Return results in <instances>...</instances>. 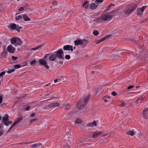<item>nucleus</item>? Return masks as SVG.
Returning a JSON list of instances; mask_svg holds the SVG:
<instances>
[{
  "label": "nucleus",
  "mask_w": 148,
  "mask_h": 148,
  "mask_svg": "<svg viewBox=\"0 0 148 148\" xmlns=\"http://www.w3.org/2000/svg\"><path fill=\"white\" fill-rule=\"evenodd\" d=\"M144 97H142L139 98L136 101V103H137L138 102L141 103L143 100H144Z\"/></svg>",
  "instance_id": "obj_26"
},
{
  "label": "nucleus",
  "mask_w": 148,
  "mask_h": 148,
  "mask_svg": "<svg viewBox=\"0 0 148 148\" xmlns=\"http://www.w3.org/2000/svg\"><path fill=\"white\" fill-rule=\"evenodd\" d=\"M1 116H0V120H1Z\"/></svg>",
  "instance_id": "obj_60"
},
{
  "label": "nucleus",
  "mask_w": 148,
  "mask_h": 148,
  "mask_svg": "<svg viewBox=\"0 0 148 148\" xmlns=\"http://www.w3.org/2000/svg\"><path fill=\"white\" fill-rule=\"evenodd\" d=\"M22 18V16L21 15H19L16 16L15 18L16 20H19Z\"/></svg>",
  "instance_id": "obj_35"
},
{
  "label": "nucleus",
  "mask_w": 148,
  "mask_h": 148,
  "mask_svg": "<svg viewBox=\"0 0 148 148\" xmlns=\"http://www.w3.org/2000/svg\"><path fill=\"white\" fill-rule=\"evenodd\" d=\"M49 55V54H47V55H46L43 58H44L43 59H45V60L46 58L47 57V56Z\"/></svg>",
  "instance_id": "obj_54"
},
{
  "label": "nucleus",
  "mask_w": 148,
  "mask_h": 148,
  "mask_svg": "<svg viewBox=\"0 0 148 148\" xmlns=\"http://www.w3.org/2000/svg\"><path fill=\"white\" fill-rule=\"evenodd\" d=\"M90 95H88V96H86L84 98H82L80 101L78 102L76 107L77 109L79 110L82 109L85 106L88 100L90 97Z\"/></svg>",
  "instance_id": "obj_2"
},
{
  "label": "nucleus",
  "mask_w": 148,
  "mask_h": 148,
  "mask_svg": "<svg viewBox=\"0 0 148 148\" xmlns=\"http://www.w3.org/2000/svg\"><path fill=\"white\" fill-rule=\"evenodd\" d=\"M41 143H39L38 144H34L33 145H30V147L32 148H36L38 145H40Z\"/></svg>",
  "instance_id": "obj_30"
},
{
  "label": "nucleus",
  "mask_w": 148,
  "mask_h": 148,
  "mask_svg": "<svg viewBox=\"0 0 148 148\" xmlns=\"http://www.w3.org/2000/svg\"><path fill=\"white\" fill-rule=\"evenodd\" d=\"M12 59L14 61H15L18 58L17 57H16L14 56H12Z\"/></svg>",
  "instance_id": "obj_41"
},
{
  "label": "nucleus",
  "mask_w": 148,
  "mask_h": 148,
  "mask_svg": "<svg viewBox=\"0 0 148 148\" xmlns=\"http://www.w3.org/2000/svg\"><path fill=\"white\" fill-rule=\"evenodd\" d=\"M18 25H16L15 23H11L9 25V27L11 30L16 29V31L19 32L20 30L18 28Z\"/></svg>",
  "instance_id": "obj_8"
},
{
  "label": "nucleus",
  "mask_w": 148,
  "mask_h": 148,
  "mask_svg": "<svg viewBox=\"0 0 148 148\" xmlns=\"http://www.w3.org/2000/svg\"><path fill=\"white\" fill-rule=\"evenodd\" d=\"M88 40L86 39H83L81 40V46L82 48H84L86 47L87 44L88 43Z\"/></svg>",
  "instance_id": "obj_9"
},
{
  "label": "nucleus",
  "mask_w": 148,
  "mask_h": 148,
  "mask_svg": "<svg viewBox=\"0 0 148 148\" xmlns=\"http://www.w3.org/2000/svg\"><path fill=\"white\" fill-rule=\"evenodd\" d=\"M7 50L9 53H13L15 51V49L11 45H9L7 47Z\"/></svg>",
  "instance_id": "obj_15"
},
{
  "label": "nucleus",
  "mask_w": 148,
  "mask_h": 148,
  "mask_svg": "<svg viewBox=\"0 0 148 148\" xmlns=\"http://www.w3.org/2000/svg\"><path fill=\"white\" fill-rule=\"evenodd\" d=\"M5 71H3L0 73V76L1 77L3 75H4L5 74Z\"/></svg>",
  "instance_id": "obj_45"
},
{
  "label": "nucleus",
  "mask_w": 148,
  "mask_h": 148,
  "mask_svg": "<svg viewBox=\"0 0 148 148\" xmlns=\"http://www.w3.org/2000/svg\"><path fill=\"white\" fill-rule=\"evenodd\" d=\"M108 133L107 132V133H106V134H103L102 136H106L107 135H108Z\"/></svg>",
  "instance_id": "obj_49"
},
{
  "label": "nucleus",
  "mask_w": 148,
  "mask_h": 148,
  "mask_svg": "<svg viewBox=\"0 0 148 148\" xmlns=\"http://www.w3.org/2000/svg\"><path fill=\"white\" fill-rule=\"evenodd\" d=\"M65 58L67 60H69L70 58V56L69 55H66L65 56Z\"/></svg>",
  "instance_id": "obj_39"
},
{
  "label": "nucleus",
  "mask_w": 148,
  "mask_h": 148,
  "mask_svg": "<svg viewBox=\"0 0 148 148\" xmlns=\"http://www.w3.org/2000/svg\"><path fill=\"white\" fill-rule=\"evenodd\" d=\"M133 86H132V85L130 86L127 87V89H130L131 88H132V87H133Z\"/></svg>",
  "instance_id": "obj_47"
},
{
  "label": "nucleus",
  "mask_w": 148,
  "mask_h": 148,
  "mask_svg": "<svg viewBox=\"0 0 148 148\" xmlns=\"http://www.w3.org/2000/svg\"><path fill=\"white\" fill-rule=\"evenodd\" d=\"M24 10V8L23 7H21L18 10L19 11H21L23 10Z\"/></svg>",
  "instance_id": "obj_46"
},
{
  "label": "nucleus",
  "mask_w": 148,
  "mask_h": 148,
  "mask_svg": "<svg viewBox=\"0 0 148 148\" xmlns=\"http://www.w3.org/2000/svg\"><path fill=\"white\" fill-rule=\"evenodd\" d=\"M127 135H130L131 136H133L134 135V132L133 131L130 130L127 132Z\"/></svg>",
  "instance_id": "obj_29"
},
{
  "label": "nucleus",
  "mask_w": 148,
  "mask_h": 148,
  "mask_svg": "<svg viewBox=\"0 0 148 148\" xmlns=\"http://www.w3.org/2000/svg\"><path fill=\"white\" fill-rule=\"evenodd\" d=\"M103 1V0H96L95 2L98 4V3H101Z\"/></svg>",
  "instance_id": "obj_40"
},
{
  "label": "nucleus",
  "mask_w": 148,
  "mask_h": 148,
  "mask_svg": "<svg viewBox=\"0 0 148 148\" xmlns=\"http://www.w3.org/2000/svg\"><path fill=\"white\" fill-rule=\"evenodd\" d=\"M41 47V46H38V47H34V48H32L31 50H36L38 49H39Z\"/></svg>",
  "instance_id": "obj_36"
},
{
  "label": "nucleus",
  "mask_w": 148,
  "mask_h": 148,
  "mask_svg": "<svg viewBox=\"0 0 148 148\" xmlns=\"http://www.w3.org/2000/svg\"><path fill=\"white\" fill-rule=\"evenodd\" d=\"M116 12V11L114 10L103 14L101 16L102 22H104L106 21L110 20L112 17L115 15Z\"/></svg>",
  "instance_id": "obj_1"
},
{
  "label": "nucleus",
  "mask_w": 148,
  "mask_h": 148,
  "mask_svg": "<svg viewBox=\"0 0 148 148\" xmlns=\"http://www.w3.org/2000/svg\"><path fill=\"white\" fill-rule=\"evenodd\" d=\"M23 18L25 21L30 20V18L26 14H25L23 15Z\"/></svg>",
  "instance_id": "obj_25"
},
{
  "label": "nucleus",
  "mask_w": 148,
  "mask_h": 148,
  "mask_svg": "<svg viewBox=\"0 0 148 148\" xmlns=\"http://www.w3.org/2000/svg\"><path fill=\"white\" fill-rule=\"evenodd\" d=\"M18 28V29L20 30V29H22V27H19V28Z\"/></svg>",
  "instance_id": "obj_59"
},
{
  "label": "nucleus",
  "mask_w": 148,
  "mask_h": 148,
  "mask_svg": "<svg viewBox=\"0 0 148 148\" xmlns=\"http://www.w3.org/2000/svg\"><path fill=\"white\" fill-rule=\"evenodd\" d=\"M92 137L91 136H90L89 137V138H91Z\"/></svg>",
  "instance_id": "obj_62"
},
{
  "label": "nucleus",
  "mask_w": 148,
  "mask_h": 148,
  "mask_svg": "<svg viewBox=\"0 0 148 148\" xmlns=\"http://www.w3.org/2000/svg\"><path fill=\"white\" fill-rule=\"evenodd\" d=\"M57 55V57L58 58H60L62 60H63L64 59V53L63 50L62 49H59L58 51L55 52Z\"/></svg>",
  "instance_id": "obj_5"
},
{
  "label": "nucleus",
  "mask_w": 148,
  "mask_h": 148,
  "mask_svg": "<svg viewBox=\"0 0 148 148\" xmlns=\"http://www.w3.org/2000/svg\"><path fill=\"white\" fill-rule=\"evenodd\" d=\"M75 123L77 124H82V121L79 119H77L75 121Z\"/></svg>",
  "instance_id": "obj_27"
},
{
  "label": "nucleus",
  "mask_w": 148,
  "mask_h": 148,
  "mask_svg": "<svg viewBox=\"0 0 148 148\" xmlns=\"http://www.w3.org/2000/svg\"><path fill=\"white\" fill-rule=\"evenodd\" d=\"M114 5L113 4H112L111 5H109L108 7H107V11H108L109 10L110 8L112 7H114Z\"/></svg>",
  "instance_id": "obj_37"
},
{
  "label": "nucleus",
  "mask_w": 148,
  "mask_h": 148,
  "mask_svg": "<svg viewBox=\"0 0 148 148\" xmlns=\"http://www.w3.org/2000/svg\"><path fill=\"white\" fill-rule=\"evenodd\" d=\"M53 6H56L57 5V3L56 1H54L53 3Z\"/></svg>",
  "instance_id": "obj_42"
},
{
  "label": "nucleus",
  "mask_w": 148,
  "mask_h": 148,
  "mask_svg": "<svg viewBox=\"0 0 148 148\" xmlns=\"http://www.w3.org/2000/svg\"><path fill=\"white\" fill-rule=\"evenodd\" d=\"M81 39H77L76 40H75L74 41V43H75V45H80L81 46Z\"/></svg>",
  "instance_id": "obj_20"
},
{
  "label": "nucleus",
  "mask_w": 148,
  "mask_h": 148,
  "mask_svg": "<svg viewBox=\"0 0 148 148\" xmlns=\"http://www.w3.org/2000/svg\"><path fill=\"white\" fill-rule=\"evenodd\" d=\"M50 8H52V6H51V7H50Z\"/></svg>",
  "instance_id": "obj_64"
},
{
  "label": "nucleus",
  "mask_w": 148,
  "mask_h": 148,
  "mask_svg": "<svg viewBox=\"0 0 148 148\" xmlns=\"http://www.w3.org/2000/svg\"><path fill=\"white\" fill-rule=\"evenodd\" d=\"M58 63L59 64H60L61 65H62L63 64V62L62 61H60L58 62Z\"/></svg>",
  "instance_id": "obj_48"
},
{
  "label": "nucleus",
  "mask_w": 148,
  "mask_h": 148,
  "mask_svg": "<svg viewBox=\"0 0 148 148\" xmlns=\"http://www.w3.org/2000/svg\"><path fill=\"white\" fill-rule=\"evenodd\" d=\"M15 71L14 69V68H10V66L9 67L8 70L7 72L8 74H10L11 73L14 72Z\"/></svg>",
  "instance_id": "obj_23"
},
{
  "label": "nucleus",
  "mask_w": 148,
  "mask_h": 148,
  "mask_svg": "<svg viewBox=\"0 0 148 148\" xmlns=\"http://www.w3.org/2000/svg\"><path fill=\"white\" fill-rule=\"evenodd\" d=\"M93 21L95 22L102 23L101 17L98 18H94Z\"/></svg>",
  "instance_id": "obj_24"
},
{
  "label": "nucleus",
  "mask_w": 148,
  "mask_h": 148,
  "mask_svg": "<svg viewBox=\"0 0 148 148\" xmlns=\"http://www.w3.org/2000/svg\"><path fill=\"white\" fill-rule=\"evenodd\" d=\"M31 108V107L30 105H28L26 106L24 109V110L26 111L29 110V109Z\"/></svg>",
  "instance_id": "obj_32"
},
{
  "label": "nucleus",
  "mask_w": 148,
  "mask_h": 148,
  "mask_svg": "<svg viewBox=\"0 0 148 148\" xmlns=\"http://www.w3.org/2000/svg\"><path fill=\"white\" fill-rule=\"evenodd\" d=\"M57 58V55L55 54L51 55L49 58V60L51 61H54Z\"/></svg>",
  "instance_id": "obj_17"
},
{
  "label": "nucleus",
  "mask_w": 148,
  "mask_h": 148,
  "mask_svg": "<svg viewBox=\"0 0 148 148\" xmlns=\"http://www.w3.org/2000/svg\"><path fill=\"white\" fill-rule=\"evenodd\" d=\"M102 133L101 131H96L95 132L92 133V137L93 138H96L97 137L101 135Z\"/></svg>",
  "instance_id": "obj_12"
},
{
  "label": "nucleus",
  "mask_w": 148,
  "mask_h": 148,
  "mask_svg": "<svg viewBox=\"0 0 148 148\" xmlns=\"http://www.w3.org/2000/svg\"><path fill=\"white\" fill-rule=\"evenodd\" d=\"M22 66H21L19 64H16L14 65H12L10 66V68H14L15 69H18Z\"/></svg>",
  "instance_id": "obj_22"
},
{
  "label": "nucleus",
  "mask_w": 148,
  "mask_h": 148,
  "mask_svg": "<svg viewBox=\"0 0 148 148\" xmlns=\"http://www.w3.org/2000/svg\"><path fill=\"white\" fill-rule=\"evenodd\" d=\"M98 5L99 4L97 3H92L90 5V8L91 10H94L95 9Z\"/></svg>",
  "instance_id": "obj_16"
},
{
  "label": "nucleus",
  "mask_w": 148,
  "mask_h": 148,
  "mask_svg": "<svg viewBox=\"0 0 148 148\" xmlns=\"http://www.w3.org/2000/svg\"><path fill=\"white\" fill-rule=\"evenodd\" d=\"M106 97H107V98H109H109H110L109 97H108V96Z\"/></svg>",
  "instance_id": "obj_61"
},
{
  "label": "nucleus",
  "mask_w": 148,
  "mask_h": 148,
  "mask_svg": "<svg viewBox=\"0 0 148 148\" xmlns=\"http://www.w3.org/2000/svg\"><path fill=\"white\" fill-rule=\"evenodd\" d=\"M36 120V119H32L31 120H30V122L31 123H32V122H34V121H35Z\"/></svg>",
  "instance_id": "obj_50"
},
{
  "label": "nucleus",
  "mask_w": 148,
  "mask_h": 148,
  "mask_svg": "<svg viewBox=\"0 0 148 148\" xmlns=\"http://www.w3.org/2000/svg\"><path fill=\"white\" fill-rule=\"evenodd\" d=\"M63 49L64 50L71 51L72 52H73V47L69 45H65L63 47Z\"/></svg>",
  "instance_id": "obj_13"
},
{
  "label": "nucleus",
  "mask_w": 148,
  "mask_h": 148,
  "mask_svg": "<svg viewBox=\"0 0 148 148\" xmlns=\"http://www.w3.org/2000/svg\"><path fill=\"white\" fill-rule=\"evenodd\" d=\"M99 33L98 32L97 30H94L93 32V34L95 36H97Z\"/></svg>",
  "instance_id": "obj_34"
},
{
  "label": "nucleus",
  "mask_w": 148,
  "mask_h": 148,
  "mask_svg": "<svg viewBox=\"0 0 148 148\" xmlns=\"http://www.w3.org/2000/svg\"><path fill=\"white\" fill-rule=\"evenodd\" d=\"M103 101H104L105 102H106L108 101V100L107 99H103Z\"/></svg>",
  "instance_id": "obj_56"
},
{
  "label": "nucleus",
  "mask_w": 148,
  "mask_h": 148,
  "mask_svg": "<svg viewBox=\"0 0 148 148\" xmlns=\"http://www.w3.org/2000/svg\"><path fill=\"white\" fill-rule=\"evenodd\" d=\"M109 36H106L105 37H103V38H101V39L97 40L96 42V44H98V43L101 42L102 41H103L104 40L108 38V37H109Z\"/></svg>",
  "instance_id": "obj_19"
},
{
  "label": "nucleus",
  "mask_w": 148,
  "mask_h": 148,
  "mask_svg": "<svg viewBox=\"0 0 148 148\" xmlns=\"http://www.w3.org/2000/svg\"><path fill=\"white\" fill-rule=\"evenodd\" d=\"M65 147H66V148H70L69 145L68 144L66 145Z\"/></svg>",
  "instance_id": "obj_53"
},
{
  "label": "nucleus",
  "mask_w": 148,
  "mask_h": 148,
  "mask_svg": "<svg viewBox=\"0 0 148 148\" xmlns=\"http://www.w3.org/2000/svg\"><path fill=\"white\" fill-rule=\"evenodd\" d=\"M49 84H47L45 85V86H48L49 85Z\"/></svg>",
  "instance_id": "obj_58"
},
{
  "label": "nucleus",
  "mask_w": 148,
  "mask_h": 148,
  "mask_svg": "<svg viewBox=\"0 0 148 148\" xmlns=\"http://www.w3.org/2000/svg\"><path fill=\"white\" fill-rule=\"evenodd\" d=\"M73 48H74V49H75V47H73Z\"/></svg>",
  "instance_id": "obj_63"
},
{
  "label": "nucleus",
  "mask_w": 148,
  "mask_h": 148,
  "mask_svg": "<svg viewBox=\"0 0 148 148\" xmlns=\"http://www.w3.org/2000/svg\"><path fill=\"white\" fill-rule=\"evenodd\" d=\"M11 43L15 46L21 45L22 44V41L20 38L15 37L10 39Z\"/></svg>",
  "instance_id": "obj_3"
},
{
  "label": "nucleus",
  "mask_w": 148,
  "mask_h": 148,
  "mask_svg": "<svg viewBox=\"0 0 148 148\" xmlns=\"http://www.w3.org/2000/svg\"><path fill=\"white\" fill-rule=\"evenodd\" d=\"M3 95L0 94V104L3 101Z\"/></svg>",
  "instance_id": "obj_38"
},
{
  "label": "nucleus",
  "mask_w": 148,
  "mask_h": 148,
  "mask_svg": "<svg viewBox=\"0 0 148 148\" xmlns=\"http://www.w3.org/2000/svg\"><path fill=\"white\" fill-rule=\"evenodd\" d=\"M65 147H66V148H70L69 145L68 144L66 145Z\"/></svg>",
  "instance_id": "obj_52"
},
{
  "label": "nucleus",
  "mask_w": 148,
  "mask_h": 148,
  "mask_svg": "<svg viewBox=\"0 0 148 148\" xmlns=\"http://www.w3.org/2000/svg\"><path fill=\"white\" fill-rule=\"evenodd\" d=\"M147 6H143L141 8H138L137 10V14L138 16H140L143 14V12L146 8Z\"/></svg>",
  "instance_id": "obj_6"
},
{
  "label": "nucleus",
  "mask_w": 148,
  "mask_h": 148,
  "mask_svg": "<svg viewBox=\"0 0 148 148\" xmlns=\"http://www.w3.org/2000/svg\"><path fill=\"white\" fill-rule=\"evenodd\" d=\"M71 105L68 103H67L64 106L65 109V110H67L70 107Z\"/></svg>",
  "instance_id": "obj_31"
},
{
  "label": "nucleus",
  "mask_w": 148,
  "mask_h": 148,
  "mask_svg": "<svg viewBox=\"0 0 148 148\" xmlns=\"http://www.w3.org/2000/svg\"><path fill=\"white\" fill-rule=\"evenodd\" d=\"M112 94L114 96H115L116 95L117 93L114 91H113L112 92Z\"/></svg>",
  "instance_id": "obj_44"
},
{
  "label": "nucleus",
  "mask_w": 148,
  "mask_h": 148,
  "mask_svg": "<svg viewBox=\"0 0 148 148\" xmlns=\"http://www.w3.org/2000/svg\"><path fill=\"white\" fill-rule=\"evenodd\" d=\"M8 125L9 124L10 125V124H12V121H8Z\"/></svg>",
  "instance_id": "obj_51"
},
{
  "label": "nucleus",
  "mask_w": 148,
  "mask_h": 148,
  "mask_svg": "<svg viewBox=\"0 0 148 148\" xmlns=\"http://www.w3.org/2000/svg\"><path fill=\"white\" fill-rule=\"evenodd\" d=\"M60 103L58 102L51 103L49 104L48 107L50 108L58 107L60 106Z\"/></svg>",
  "instance_id": "obj_11"
},
{
  "label": "nucleus",
  "mask_w": 148,
  "mask_h": 148,
  "mask_svg": "<svg viewBox=\"0 0 148 148\" xmlns=\"http://www.w3.org/2000/svg\"><path fill=\"white\" fill-rule=\"evenodd\" d=\"M138 4H136L133 6L130 7L128 9L123 11L125 16L129 15L135 9L137 8Z\"/></svg>",
  "instance_id": "obj_4"
},
{
  "label": "nucleus",
  "mask_w": 148,
  "mask_h": 148,
  "mask_svg": "<svg viewBox=\"0 0 148 148\" xmlns=\"http://www.w3.org/2000/svg\"><path fill=\"white\" fill-rule=\"evenodd\" d=\"M54 82L55 83H56L57 82V79H56L54 80Z\"/></svg>",
  "instance_id": "obj_57"
},
{
  "label": "nucleus",
  "mask_w": 148,
  "mask_h": 148,
  "mask_svg": "<svg viewBox=\"0 0 148 148\" xmlns=\"http://www.w3.org/2000/svg\"><path fill=\"white\" fill-rule=\"evenodd\" d=\"M88 3V1H86L84 2L83 5H82V7H83L85 9L87 8H88L89 6Z\"/></svg>",
  "instance_id": "obj_21"
},
{
  "label": "nucleus",
  "mask_w": 148,
  "mask_h": 148,
  "mask_svg": "<svg viewBox=\"0 0 148 148\" xmlns=\"http://www.w3.org/2000/svg\"><path fill=\"white\" fill-rule=\"evenodd\" d=\"M22 118H19L16 119L14 123H13V125L11 126L10 127L9 131H10L11 129L16 124H18L21 121L22 119Z\"/></svg>",
  "instance_id": "obj_14"
},
{
  "label": "nucleus",
  "mask_w": 148,
  "mask_h": 148,
  "mask_svg": "<svg viewBox=\"0 0 148 148\" xmlns=\"http://www.w3.org/2000/svg\"><path fill=\"white\" fill-rule=\"evenodd\" d=\"M39 62L40 64L44 66L47 69H49V66L47 64V62L45 59H40L39 60Z\"/></svg>",
  "instance_id": "obj_10"
},
{
  "label": "nucleus",
  "mask_w": 148,
  "mask_h": 148,
  "mask_svg": "<svg viewBox=\"0 0 148 148\" xmlns=\"http://www.w3.org/2000/svg\"><path fill=\"white\" fill-rule=\"evenodd\" d=\"M36 61L35 60H31L29 61V63L31 65H33L34 64Z\"/></svg>",
  "instance_id": "obj_33"
},
{
  "label": "nucleus",
  "mask_w": 148,
  "mask_h": 148,
  "mask_svg": "<svg viewBox=\"0 0 148 148\" xmlns=\"http://www.w3.org/2000/svg\"><path fill=\"white\" fill-rule=\"evenodd\" d=\"M8 115L6 114L2 118V123L6 125H8Z\"/></svg>",
  "instance_id": "obj_7"
},
{
  "label": "nucleus",
  "mask_w": 148,
  "mask_h": 148,
  "mask_svg": "<svg viewBox=\"0 0 148 148\" xmlns=\"http://www.w3.org/2000/svg\"><path fill=\"white\" fill-rule=\"evenodd\" d=\"M147 110V108L145 109L143 111V117L145 119H146L147 117V116H146V112Z\"/></svg>",
  "instance_id": "obj_28"
},
{
  "label": "nucleus",
  "mask_w": 148,
  "mask_h": 148,
  "mask_svg": "<svg viewBox=\"0 0 148 148\" xmlns=\"http://www.w3.org/2000/svg\"><path fill=\"white\" fill-rule=\"evenodd\" d=\"M126 106V104L125 103L123 102L120 105V106H121V107H123L125 106Z\"/></svg>",
  "instance_id": "obj_43"
},
{
  "label": "nucleus",
  "mask_w": 148,
  "mask_h": 148,
  "mask_svg": "<svg viewBox=\"0 0 148 148\" xmlns=\"http://www.w3.org/2000/svg\"><path fill=\"white\" fill-rule=\"evenodd\" d=\"M35 115V114H34V113H31V115H30V116L31 117H32V116H34Z\"/></svg>",
  "instance_id": "obj_55"
},
{
  "label": "nucleus",
  "mask_w": 148,
  "mask_h": 148,
  "mask_svg": "<svg viewBox=\"0 0 148 148\" xmlns=\"http://www.w3.org/2000/svg\"><path fill=\"white\" fill-rule=\"evenodd\" d=\"M97 123L95 121H93L91 123H89L87 124V127H93L94 126H96Z\"/></svg>",
  "instance_id": "obj_18"
}]
</instances>
